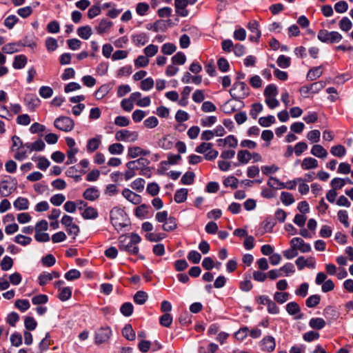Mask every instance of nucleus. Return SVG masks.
Returning <instances> with one entry per match:
<instances>
[{
  "instance_id": "f257e3e1",
  "label": "nucleus",
  "mask_w": 353,
  "mask_h": 353,
  "mask_svg": "<svg viewBox=\"0 0 353 353\" xmlns=\"http://www.w3.org/2000/svg\"><path fill=\"white\" fill-rule=\"evenodd\" d=\"M141 240L140 236L135 233H132L130 236L121 235L119 238V247L120 250L135 255L139 252V248L136 245Z\"/></svg>"
},
{
  "instance_id": "f03ea898",
  "label": "nucleus",
  "mask_w": 353,
  "mask_h": 353,
  "mask_svg": "<svg viewBox=\"0 0 353 353\" xmlns=\"http://www.w3.org/2000/svg\"><path fill=\"white\" fill-rule=\"evenodd\" d=\"M230 94L233 99L239 101L249 95V88L244 82L236 81L230 89Z\"/></svg>"
},
{
  "instance_id": "7ed1b4c3",
  "label": "nucleus",
  "mask_w": 353,
  "mask_h": 353,
  "mask_svg": "<svg viewBox=\"0 0 353 353\" xmlns=\"http://www.w3.org/2000/svg\"><path fill=\"white\" fill-rule=\"evenodd\" d=\"M48 229V223L46 220H41L34 226V239L38 242H48L50 235L45 232Z\"/></svg>"
},
{
  "instance_id": "20e7f679",
  "label": "nucleus",
  "mask_w": 353,
  "mask_h": 353,
  "mask_svg": "<svg viewBox=\"0 0 353 353\" xmlns=\"http://www.w3.org/2000/svg\"><path fill=\"white\" fill-rule=\"evenodd\" d=\"M110 220L116 229L123 228L125 224L124 221V211L119 208L115 207L110 211Z\"/></svg>"
},
{
  "instance_id": "39448f33",
  "label": "nucleus",
  "mask_w": 353,
  "mask_h": 353,
  "mask_svg": "<svg viewBox=\"0 0 353 353\" xmlns=\"http://www.w3.org/2000/svg\"><path fill=\"white\" fill-rule=\"evenodd\" d=\"M54 125L60 130L70 132L74 128V123L70 117H61L55 119Z\"/></svg>"
},
{
  "instance_id": "423d86ee",
  "label": "nucleus",
  "mask_w": 353,
  "mask_h": 353,
  "mask_svg": "<svg viewBox=\"0 0 353 353\" xmlns=\"http://www.w3.org/2000/svg\"><path fill=\"white\" fill-rule=\"evenodd\" d=\"M115 139L119 141L134 142L139 139V134L135 131L121 130L115 133Z\"/></svg>"
},
{
  "instance_id": "0eeeda50",
  "label": "nucleus",
  "mask_w": 353,
  "mask_h": 353,
  "mask_svg": "<svg viewBox=\"0 0 353 353\" xmlns=\"http://www.w3.org/2000/svg\"><path fill=\"white\" fill-rule=\"evenodd\" d=\"M262 351L266 352H272L276 347L275 339L272 336H265L259 343Z\"/></svg>"
},
{
  "instance_id": "6e6552de",
  "label": "nucleus",
  "mask_w": 353,
  "mask_h": 353,
  "mask_svg": "<svg viewBox=\"0 0 353 353\" xmlns=\"http://www.w3.org/2000/svg\"><path fill=\"white\" fill-rule=\"evenodd\" d=\"M290 245L294 247L297 251L299 250L302 253L309 252L311 250L310 245L299 237L293 238L290 241Z\"/></svg>"
},
{
  "instance_id": "1a4fd4ad",
  "label": "nucleus",
  "mask_w": 353,
  "mask_h": 353,
  "mask_svg": "<svg viewBox=\"0 0 353 353\" xmlns=\"http://www.w3.org/2000/svg\"><path fill=\"white\" fill-rule=\"evenodd\" d=\"M112 331L109 327H101L95 334V341L97 343H103L109 340Z\"/></svg>"
},
{
  "instance_id": "9d476101",
  "label": "nucleus",
  "mask_w": 353,
  "mask_h": 353,
  "mask_svg": "<svg viewBox=\"0 0 353 353\" xmlns=\"http://www.w3.org/2000/svg\"><path fill=\"white\" fill-rule=\"evenodd\" d=\"M113 26V23L108 19H101L98 26L95 27L97 34L103 35L108 33Z\"/></svg>"
},
{
  "instance_id": "9b49d317",
  "label": "nucleus",
  "mask_w": 353,
  "mask_h": 353,
  "mask_svg": "<svg viewBox=\"0 0 353 353\" xmlns=\"http://www.w3.org/2000/svg\"><path fill=\"white\" fill-rule=\"evenodd\" d=\"M188 4V0H175L174 7L176 14L182 17H185L189 14L186 7Z\"/></svg>"
},
{
  "instance_id": "f8f14e48",
  "label": "nucleus",
  "mask_w": 353,
  "mask_h": 353,
  "mask_svg": "<svg viewBox=\"0 0 353 353\" xmlns=\"http://www.w3.org/2000/svg\"><path fill=\"white\" fill-rule=\"evenodd\" d=\"M150 151L143 149L139 146L130 147L128 150V155L129 157L134 159L140 156H148Z\"/></svg>"
},
{
  "instance_id": "ddd939ff",
  "label": "nucleus",
  "mask_w": 353,
  "mask_h": 353,
  "mask_svg": "<svg viewBox=\"0 0 353 353\" xmlns=\"http://www.w3.org/2000/svg\"><path fill=\"white\" fill-rule=\"evenodd\" d=\"M248 28L252 33L249 39L252 41H256L261 37V31L259 30V23L256 21H252L248 23Z\"/></svg>"
},
{
  "instance_id": "4468645a",
  "label": "nucleus",
  "mask_w": 353,
  "mask_h": 353,
  "mask_svg": "<svg viewBox=\"0 0 353 353\" xmlns=\"http://www.w3.org/2000/svg\"><path fill=\"white\" fill-rule=\"evenodd\" d=\"M296 265L300 270H303L305 267L314 268L315 265V260L312 257L305 259L303 256H299L296 260Z\"/></svg>"
},
{
  "instance_id": "2eb2a0df",
  "label": "nucleus",
  "mask_w": 353,
  "mask_h": 353,
  "mask_svg": "<svg viewBox=\"0 0 353 353\" xmlns=\"http://www.w3.org/2000/svg\"><path fill=\"white\" fill-rule=\"evenodd\" d=\"M122 194L128 201L133 204L138 205L141 202V196L129 189H124Z\"/></svg>"
},
{
  "instance_id": "dca6fc26",
  "label": "nucleus",
  "mask_w": 353,
  "mask_h": 353,
  "mask_svg": "<svg viewBox=\"0 0 353 353\" xmlns=\"http://www.w3.org/2000/svg\"><path fill=\"white\" fill-rule=\"evenodd\" d=\"M99 196L100 193L99 190L94 187L87 188L83 194L84 199L90 201L97 200Z\"/></svg>"
},
{
  "instance_id": "f3484780",
  "label": "nucleus",
  "mask_w": 353,
  "mask_h": 353,
  "mask_svg": "<svg viewBox=\"0 0 353 353\" xmlns=\"http://www.w3.org/2000/svg\"><path fill=\"white\" fill-rule=\"evenodd\" d=\"M101 142V136L97 135L94 138L90 139L88 141L86 145L87 150L90 152H93L97 150Z\"/></svg>"
},
{
  "instance_id": "a211bd4d",
  "label": "nucleus",
  "mask_w": 353,
  "mask_h": 353,
  "mask_svg": "<svg viewBox=\"0 0 353 353\" xmlns=\"http://www.w3.org/2000/svg\"><path fill=\"white\" fill-rule=\"evenodd\" d=\"M138 161H132L127 163L126 166L128 168V170L125 171L124 174L125 179L126 181L130 179L135 175V170H138L137 165Z\"/></svg>"
},
{
  "instance_id": "6ab92c4d",
  "label": "nucleus",
  "mask_w": 353,
  "mask_h": 353,
  "mask_svg": "<svg viewBox=\"0 0 353 353\" xmlns=\"http://www.w3.org/2000/svg\"><path fill=\"white\" fill-rule=\"evenodd\" d=\"M14 190V186L6 181L0 183V194L2 196H8Z\"/></svg>"
},
{
  "instance_id": "aec40b11",
  "label": "nucleus",
  "mask_w": 353,
  "mask_h": 353,
  "mask_svg": "<svg viewBox=\"0 0 353 353\" xmlns=\"http://www.w3.org/2000/svg\"><path fill=\"white\" fill-rule=\"evenodd\" d=\"M28 61L27 57L23 54L17 55L14 58L12 66L14 69L20 70L23 68Z\"/></svg>"
},
{
  "instance_id": "412c9836",
  "label": "nucleus",
  "mask_w": 353,
  "mask_h": 353,
  "mask_svg": "<svg viewBox=\"0 0 353 353\" xmlns=\"http://www.w3.org/2000/svg\"><path fill=\"white\" fill-rule=\"evenodd\" d=\"M77 33L82 39L88 40L92 34V30L90 26H83L78 28Z\"/></svg>"
},
{
  "instance_id": "4be33fe9",
  "label": "nucleus",
  "mask_w": 353,
  "mask_h": 353,
  "mask_svg": "<svg viewBox=\"0 0 353 353\" xmlns=\"http://www.w3.org/2000/svg\"><path fill=\"white\" fill-rule=\"evenodd\" d=\"M25 147L28 148L29 152H32V151H41L45 148V143L41 139H38L32 143H25Z\"/></svg>"
},
{
  "instance_id": "5701e85b",
  "label": "nucleus",
  "mask_w": 353,
  "mask_h": 353,
  "mask_svg": "<svg viewBox=\"0 0 353 353\" xmlns=\"http://www.w3.org/2000/svg\"><path fill=\"white\" fill-rule=\"evenodd\" d=\"M317 167V160L312 157L305 158L301 163V168L303 170L314 169Z\"/></svg>"
},
{
  "instance_id": "b1692460",
  "label": "nucleus",
  "mask_w": 353,
  "mask_h": 353,
  "mask_svg": "<svg viewBox=\"0 0 353 353\" xmlns=\"http://www.w3.org/2000/svg\"><path fill=\"white\" fill-rule=\"evenodd\" d=\"M311 154L318 158H325L327 156V152L321 145H314L311 149Z\"/></svg>"
},
{
  "instance_id": "393cba45",
  "label": "nucleus",
  "mask_w": 353,
  "mask_h": 353,
  "mask_svg": "<svg viewBox=\"0 0 353 353\" xmlns=\"http://www.w3.org/2000/svg\"><path fill=\"white\" fill-rule=\"evenodd\" d=\"M84 219H94L99 214L96 208L93 207H87L81 214Z\"/></svg>"
},
{
  "instance_id": "a878e982",
  "label": "nucleus",
  "mask_w": 353,
  "mask_h": 353,
  "mask_svg": "<svg viewBox=\"0 0 353 353\" xmlns=\"http://www.w3.org/2000/svg\"><path fill=\"white\" fill-rule=\"evenodd\" d=\"M13 205L19 210H25L29 207V201L26 198L19 197L14 201Z\"/></svg>"
},
{
  "instance_id": "bb28decb",
  "label": "nucleus",
  "mask_w": 353,
  "mask_h": 353,
  "mask_svg": "<svg viewBox=\"0 0 353 353\" xmlns=\"http://www.w3.org/2000/svg\"><path fill=\"white\" fill-rule=\"evenodd\" d=\"M237 159L239 163L246 164L252 159V154L246 150H240L237 153Z\"/></svg>"
},
{
  "instance_id": "cd10ccee",
  "label": "nucleus",
  "mask_w": 353,
  "mask_h": 353,
  "mask_svg": "<svg viewBox=\"0 0 353 353\" xmlns=\"http://www.w3.org/2000/svg\"><path fill=\"white\" fill-rule=\"evenodd\" d=\"M123 336L129 341H133L135 339V332L132 329V327L130 324H127L122 330Z\"/></svg>"
},
{
  "instance_id": "c85d7f7f",
  "label": "nucleus",
  "mask_w": 353,
  "mask_h": 353,
  "mask_svg": "<svg viewBox=\"0 0 353 353\" xmlns=\"http://www.w3.org/2000/svg\"><path fill=\"white\" fill-rule=\"evenodd\" d=\"M177 228L176 220L174 217H169L163 225V230L166 232L174 230Z\"/></svg>"
},
{
  "instance_id": "c756f323",
  "label": "nucleus",
  "mask_w": 353,
  "mask_h": 353,
  "mask_svg": "<svg viewBox=\"0 0 353 353\" xmlns=\"http://www.w3.org/2000/svg\"><path fill=\"white\" fill-rule=\"evenodd\" d=\"M30 153L28 148L25 147V144L17 148L14 154V159L19 161H22L27 157V154Z\"/></svg>"
},
{
  "instance_id": "7c9ffc66",
  "label": "nucleus",
  "mask_w": 353,
  "mask_h": 353,
  "mask_svg": "<svg viewBox=\"0 0 353 353\" xmlns=\"http://www.w3.org/2000/svg\"><path fill=\"white\" fill-rule=\"evenodd\" d=\"M188 190L185 188H181L177 190L174 194V201L177 203L184 202L187 199Z\"/></svg>"
},
{
  "instance_id": "2f4dec72",
  "label": "nucleus",
  "mask_w": 353,
  "mask_h": 353,
  "mask_svg": "<svg viewBox=\"0 0 353 353\" xmlns=\"http://www.w3.org/2000/svg\"><path fill=\"white\" fill-rule=\"evenodd\" d=\"M19 46L21 43H10L3 46L2 51L6 54H12L19 51Z\"/></svg>"
},
{
  "instance_id": "473e14b6",
  "label": "nucleus",
  "mask_w": 353,
  "mask_h": 353,
  "mask_svg": "<svg viewBox=\"0 0 353 353\" xmlns=\"http://www.w3.org/2000/svg\"><path fill=\"white\" fill-rule=\"evenodd\" d=\"M310 327L315 330H321L325 325V321L321 318H312L309 321Z\"/></svg>"
},
{
  "instance_id": "72a5a7b5",
  "label": "nucleus",
  "mask_w": 353,
  "mask_h": 353,
  "mask_svg": "<svg viewBox=\"0 0 353 353\" xmlns=\"http://www.w3.org/2000/svg\"><path fill=\"white\" fill-rule=\"evenodd\" d=\"M110 92V87L108 85L104 84L100 86L94 92V96L97 99H102Z\"/></svg>"
},
{
  "instance_id": "f704fd0d",
  "label": "nucleus",
  "mask_w": 353,
  "mask_h": 353,
  "mask_svg": "<svg viewBox=\"0 0 353 353\" xmlns=\"http://www.w3.org/2000/svg\"><path fill=\"white\" fill-rule=\"evenodd\" d=\"M148 299V295L144 291H138L134 296V301L139 305L144 304Z\"/></svg>"
},
{
  "instance_id": "c9c22d12",
  "label": "nucleus",
  "mask_w": 353,
  "mask_h": 353,
  "mask_svg": "<svg viewBox=\"0 0 353 353\" xmlns=\"http://www.w3.org/2000/svg\"><path fill=\"white\" fill-rule=\"evenodd\" d=\"M132 41L137 46H143L148 42V37L145 33H141L132 37Z\"/></svg>"
},
{
  "instance_id": "e433bc0d",
  "label": "nucleus",
  "mask_w": 353,
  "mask_h": 353,
  "mask_svg": "<svg viewBox=\"0 0 353 353\" xmlns=\"http://www.w3.org/2000/svg\"><path fill=\"white\" fill-rule=\"evenodd\" d=\"M26 101H27L28 107L31 110H34L40 103L39 99L32 95L28 96L26 98Z\"/></svg>"
},
{
  "instance_id": "4c0bfd02",
  "label": "nucleus",
  "mask_w": 353,
  "mask_h": 353,
  "mask_svg": "<svg viewBox=\"0 0 353 353\" xmlns=\"http://www.w3.org/2000/svg\"><path fill=\"white\" fill-rule=\"evenodd\" d=\"M286 311L290 315H295L300 312L301 309L298 303L292 301L286 305Z\"/></svg>"
},
{
  "instance_id": "58836bf2",
  "label": "nucleus",
  "mask_w": 353,
  "mask_h": 353,
  "mask_svg": "<svg viewBox=\"0 0 353 353\" xmlns=\"http://www.w3.org/2000/svg\"><path fill=\"white\" fill-rule=\"evenodd\" d=\"M1 268L3 271H8L12 268L13 265V260L11 257L8 256H5L1 262Z\"/></svg>"
},
{
  "instance_id": "ea45409f",
  "label": "nucleus",
  "mask_w": 353,
  "mask_h": 353,
  "mask_svg": "<svg viewBox=\"0 0 353 353\" xmlns=\"http://www.w3.org/2000/svg\"><path fill=\"white\" fill-rule=\"evenodd\" d=\"M172 316L169 313H165L159 319L160 324L165 327H169L172 323Z\"/></svg>"
},
{
  "instance_id": "a19ab883",
  "label": "nucleus",
  "mask_w": 353,
  "mask_h": 353,
  "mask_svg": "<svg viewBox=\"0 0 353 353\" xmlns=\"http://www.w3.org/2000/svg\"><path fill=\"white\" fill-rule=\"evenodd\" d=\"M72 296V289L69 287L63 288L60 290L59 298L62 301L68 300Z\"/></svg>"
},
{
  "instance_id": "79ce46f5",
  "label": "nucleus",
  "mask_w": 353,
  "mask_h": 353,
  "mask_svg": "<svg viewBox=\"0 0 353 353\" xmlns=\"http://www.w3.org/2000/svg\"><path fill=\"white\" fill-rule=\"evenodd\" d=\"M14 242L23 246H26L32 242V239L22 234H17L14 237Z\"/></svg>"
},
{
  "instance_id": "37998d69",
  "label": "nucleus",
  "mask_w": 353,
  "mask_h": 353,
  "mask_svg": "<svg viewBox=\"0 0 353 353\" xmlns=\"http://www.w3.org/2000/svg\"><path fill=\"white\" fill-rule=\"evenodd\" d=\"M290 294L288 292H276L274 294V299L275 301L280 304L286 302L289 299Z\"/></svg>"
},
{
  "instance_id": "c03bdc74",
  "label": "nucleus",
  "mask_w": 353,
  "mask_h": 353,
  "mask_svg": "<svg viewBox=\"0 0 353 353\" xmlns=\"http://www.w3.org/2000/svg\"><path fill=\"white\" fill-rule=\"evenodd\" d=\"M268 185L273 188H285L286 185L281 182L277 178L270 176L268 181Z\"/></svg>"
},
{
  "instance_id": "a18cd8bd",
  "label": "nucleus",
  "mask_w": 353,
  "mask_h": 353,
  "mask_svg": "<svg viewBox=\"0 0 353 353\" xmlns=\"http://www.w3.org/2000/svg\"><path fill=\"white\" fill-rule=\"evenodd\" d=\"M281 200L282 203L286 205L292 204L294 202L293 195L287 192H283L281 194Z\"/></svg>"
},
{
  "instance_id": "49530a36",
  "label": "nucleus",
  "mask_w": 353,
  "mask_h": 353,
  "mask_svg": "<svg viewBox=\"0 0 353 353\" xmlns=\"http://www.w3.org/2000/svg\"><path fill=\"white\" fill-rule=\"evenodd\" d=\"M123 146L121 143H113L109 145L108 151L112 154H121L123 151Z\"/></svg>"
},
{
  "instance_id": "de8ad7c7",
  "label": "nucleus",
  "mask_w": 353,
  "mask_h": 353,
  "mask_svg": "<svg viewBox=\"0 0 353 353\" xmlns=\"http://www.w3.org/2000/svg\"><path fill=\"white\" fill-rule=\"evenodd\" d=\"M275 122V118L272 115L259 118V123L263 127H269Z\"/></svg>"
},
{
  "instance_id": "09e8293b",
  "label": "nucleus",
  "mask_w": 353,
  "mask_h": 353,
  "mask_svg": "<svg viewBox=\"0 0 353 353\" xmlns=\"http://www.w3.org/2000/svg\"><path fill=\"white\" fill-rule=\"evenodd\" d=\"M320 302V296L317 294L309 296L305 301V305L308 307H314Z\"/></svg>"
},
{
  "instance_id": "8fccbe9b",
  "label": "nucleus",
  "mask_w": 353,
  "mask_h": 353,
  "mask_svg": "<svg viewBox=\"0 0 353 353\" xmlns=\"http://www.w3.org/2000/svg\"><path fill=\"white\" fill-rule=\"evenodd\" d=\"M52 341L50 339V336L49 333H47L46 334V336L44 339L41 340V341L39 343V350L40 352H42L45 350H46L49 346L52 344Z\"/></svg>"
},
{
  "instance_id": "3c124183",
  "label": "nucleus",
  "mask_w": 353,
  "mask_h": 353,
  "mask_svg": "<svg viewBox=\"0 0 353 353\" xmlns=\"http://www.w3.org/2000/svg\"><path fill=\"white\" fill-rule=\"evenodd\" d=\"M194 176L193 172H187L181 177V181L184 185H190L194 182Z\"/></svg>"
},
{
  "instance_id": "603ef678",
  "label": "nucleus",
  "mask_w": 353,
  "mask_h": 353,
  "mask_svg": "<svg viewBox=\"0 0 353 353\" xmlns=\"http://www.w3.org/2000/svg\"><path fill=\"white\" fill-rule=\"evenodd\" d=\"M176 50V47L174 44L171 43H166L161 47V52L164 54L170 55L174 53Z\"/></svg>"
},
{
  "instance_id": "864d4df0",
  "label": "nucleus",
  "mask_w": 353,
  "mask_h": 353,
  "mask_svg": "<svg viewBox=\"0 0 353 353\" xmlns=\"http://www.w3.org/2000/svg\"><path fill=\"white\" fill-rule=\"evenodd\" d=\"M217 121L216 116H209L201 119V125L203 127H211Z\"/></svg>"
},
{
  "instance_id": "5fc2aeb1",
  "label": "nucleus",
  "mask_w": 353,
  "mask_h": 353,
  "mask_svg": "<svg viewBox=\"0 0 353 353\" xmlns=\"http://www.w3.org/2000/svg\"><path fill=\"white\" fill-rule=\"evenodd\" d=\"M321 132L318 130L310 131L307 134V139L312 143H317L320 140Z\"/></svg>"
},
{
  "instance_id": "6e6d98bb",
  "label": "nucleus",
  "mask_w": 353,
  "mask_h": 353,
  "mask_svg": "<svg viewBox=\"0 0 353 353\" xmlns=\"http://www.w3.org/2000/svg\"><path fill=\"white\" fill-rule=\"evenodd\" d=\"M337 216L339 220L345 228H348L350 226V223L348 222V214L346 210H340L337 214Z\"/></svg>"
},
{
  "instance_id": "4d7b16f0",
  "label": "nucleus",
  "mask_w": 353,
  "mask_h": 353,
  "mask_svg": "<svg viewBox=\"0 0 353 353\" xmlns=\"http://www.w3.org/2000/svg\"><path fill=\"white\" fill-rule=\"evenodd\" d=\"M120 311L124 316H130L133 312V305L131 303H125L121 305Z\"/></svg>"
},
{
  "instance_id": "13d9d810",
  "label": "nucleus",
  "mask_w": 353,
  "mask_h": 353,
  "mask_svg": "<svg viewBox=\"0 0 353 353\" xmlns=\"http://www.w3.org/2000/svg\"><path fill=\"white\" fill-rule=\"evenodd\" d=\"M277 64L282 68H287L290 65V58L285 55H280L277 59Z\"/></svg>"
},
{
  "instance_id": "bf43d9fd",
  "label": "nucleus",
  "mask_w": 353,
  "mask_h": 353,
  "mask_svg": "<svg viewBox=\"0 0 353 353\" xmlns=\"http://www.w3.org/2000/svg\"><path fill=\"white\" fill-rule=\"evenodd\" d=\"M39 92L41 97L48 99L52 96L53 90L49 86H41Z\"/></svg>"
},
{
  "instance_id": "052dcab7",
  "label": "nucleus",
  "mask_w": 353,
  "mask_h": 353,
  "mask_svg": "<svg viewBox=\"0 0 353 353\" xmlns=\"http://www.w3.org/2000/svg\"><path fill=\"white\" fill-rule=\"evenodd\" d=\"M15 307L25 312L30 307V303L27 299H18L15 301Z\"/></svg>"
},
{
  "instance_id": "680f3d73",
  "label": "nucleus",
  "mask_w": 353,
  "mask_h": 353,
  "mask_svg": "<svg viewBox=\"0 0 353 353\" xmlns=\"http://www.w3.org/2000/svg\"><path fill=\"white\" fill-rule=\"evenodd\" d=\"M323 72V70L321 67H316L313 69H311L307 73V78L310 80H314L318 77H319Z\"/></svg>"
},
{
  "instance_id": "e2e57ef3",
  "label": "nucleus",
  "mask_w": 353,
  "mask_h": 353,
  "mask_svg": "<svg viewBox=\"0 0 353 353\" xmlns=\"http://www.w3.org/2000/svg\"><path fill=\"white\" fill-rule=\"evenodd\" d=\"M278 94V90L275 85H268L264 90L265 97H276Z\"/></svg>"
},
{
  "instance_id": "0e129e2a",
  "label": "nucleus",
  "mask_w": 353,
  "mask_h": 353,
  "mask_svg": "<svg viewBox=\"0 0 353 353\" xmlns=\"http://www.w3.org/2000/svg\"><path fill=\"white\" fill-rule=\"evenodd\" d=\"M279 170V168L273 164L271 165H263L261 167V171L263 174L269 175L276 173Z\"/></svg>"
},
{
  "instance_id": "69168bd1",
  "label": "nucleus",
  "mask_w": 353,
  "mask_h": 353,
  "mask_svg": "<svg viewBox=\"0 0 353 353\" xmlns=\"http://www.w3.org/2000/svg\"><path fill=\"white\" fill-rule=\"evenodd\" d=\"M145 185V181L143 179L138 178L135 179L131 184V188L137 192H141Z\"/></svg>"
},
{
  "instance_id": "338daca9",
  "label": "nucleus",
  "mask_w": 353,
  "mask_h": 353,
  "mask_svg": "<svg viewBox=\"0 0 353 353\" xmlns=\"http://www.w3.org/2000/svg\"><path fill=\"white\" fill-rule=\"evenodd\" d=\"M65 200V197L62 194H54L50 198L51 203L56 206L61 205L64 202Z\"/></svg>"
},
{
  "instance_id": "774afa93",
  "label": "nucleus",
  "mask_w": 353,
  "mask_h": 353,
  "mask_svg": "<svg viewBox=\"0 0 353 353\" xmlns=\"http://www.w3.org/2000/svg\"><path fill=\"white\" fill-rule=\"evenodd\" d=\"M154 84V80L151 77H148L142 80L141 82V88L145 91L150 90L153 88Z\"/></svg>"
}]
</instances>
